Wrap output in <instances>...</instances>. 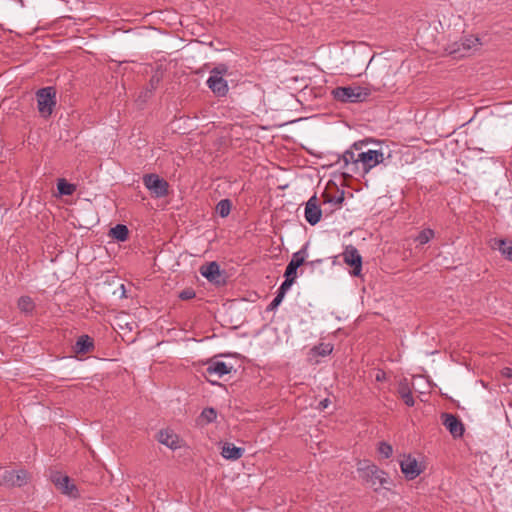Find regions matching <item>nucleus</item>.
<instances>
[{"label": "nucleus", "mask_w": 512, "mask_h": 512, "mask_svg": "<svg viewBox=\"0 0 512 512\" xmlns=\"http://www.w3.org/2000/svg\"><path fill=\"white\" fill-rule=\"evenodd\" d=\"M383 161V154L379 150L362 151L361 146L354 144L346 150L338 160L343 174L347 176L368 173L372 168Z\"/></svg>", "instance_id": "f257e3e1"}, {"label": "nucleus", "mask_w": 512, "mask_h": 512, "mask_svg": "<svg viewBox=\"0 0 512 512\" xmlns=\"http://www.w3.org/2000/svg\"><path fill=\"white\" fill-rule=\"evenodd\" d=\"M357 472L363 482L374 491H378L382 488L384 478L381 476V471L369 460L359 461Z\"/></svg>", "instance_id": "f03ea898"}, {"label": "nucleus", "mask_w": 512, "mask_h": 512, "mask_svg": "<svg viewBox=\"0 0 512 512\" xmlns=\"http://www.w3.org/2000/svg\"><path fill=\"white\" fill-rule=\"evenodd\" d=\"M37 107L44 118L51 116L56 105V92L53 87L41 88L37 91Z\"/></svg>", "instance_id": "7ed1b4c3"}, {"label": "nucleus", "mask_w": 512, "mask_h": 512, "mask_svg": "<svg viewBox=\"0 0 512 512\" xmlns=\"http://www.w3.org/2000/svg\"><path fill=\"white\" fill-rule=\"evenodd\" d=\"M334 98L344 103H357L366 99L368 93L360 86L337 87L332 91Z\"/></svg>", "instance_id": "20e7f679"}, {"label": "nucleus", "mask_w": 512, "mask_h": 512, "mask_svg": "<svg viewBox=\"0 0 512 512\" xmlns=\"http://www.w3.org/2000/svg\"><path fill=\"white\" fill-rule=\"evenodd\" d=\"M233 370L232 365L215 359L207 362V367L203 372V376L212 385H219L216 379L222 378L224 375L229 374Z\"/></svg>", "instance_id": "39448f33"}, {"label": "nucleus", "mask_w": 512, "mask_h": 512, "mask_svg": "<svg viewBox=\"0 0 512 512\" xmlns=\"http://www.w3.org/2000/svg\"><path fill=\"white\" fill-rule=\"evenodd\" d=\"M143 184L155 198H162L168 195V182L157 174L144 175Z\"/></svg>", "instance_id": "423d86ee"}, {"label": "nucleus", "mask_w": 512, "mask_h": 512, "mask_svg": "<svg viewBox=\"0 0 512 512\" xmlns=\"http://www.w3.org/2000/svg\"><path fill=\"white\" fill-rule=\"evenodd\" d=\"M30 480V474L24 470H6L0 478V486L5 488L22 487Z\"/></svg>", "instance_id": "0eeeda50"}, {"label": "nucleus", "mask_w": 512, "mask_h": 512, "mask_svg": "<svg viewBox=\"0 0 512 512\" xmlns=\"http://www.w3.org/2000/svg\"><path fill=\"white\" fill-rule=\"evenodd\" d=\"M51 481L62 494L73 499L80 496L77 486L67 475L62 474L61 472H54L51 475Z\"/></svg>", "instance_id": "6e6552de"}, {"label": "nucleus", "mask_w": 512, "mask_h": 512, "mask_svg": "<svg viewBox=\"0 0 512 512\" xmlns=\"http://www.w3.org/2000/svg\"><path fill=\"white\" fill-rule=\"evenodd\" d=\"M342 256L343 261L353 268L351 274L359 276L362 268V257L358 250L354 246L349 245L343 251Z\"/></svg>", "instance_id": "1a4fd4ad"}, {"label": "nucleus", "mask_w": 512, "mask_h": 512, "mask_svg": "<svg viewBox=\"0 0 512 512\" xmlns=\"http://www.w3.org/2000/svg\"><path fill=\"white\" fill-rule=\"evenodd\" d=\"M308 244H305L299 251L293 253L292 259L288 263L285 270V277L296 279L297 269L303 265L308 257L307 253Z\"/></svg>", "instance_id": "9d476101"}, {"label": "nucleus", "mask_w": 512, "mask_h": 512, "mask_svg": "<svg viewBox=\"0 0 512 512\" xmlns=\"http://www.w3.org/2000/svg\"><path fill=\"white\" fill-rule=\"evenodd\" d=\"M400 468L404 476L409 480L415 479L424 470L416 458L412 457L411 455L403 457V459L400 461Z\"/></svg>", "instance_id": "9b49d317"}, {"label": "nucleus", "mask_w": 512, "mask_h": 512, "mask_svg": "<svg viewBox=\"0 0 512 512\" xmlns=\"http://www.w3.org/2000/svg\"><path fill=\"white\" fill-rule=\"evenodd\" d=\"M480 44L481 43L478 37L474 35H468L462 38L460 43H454L453 47L450 49V53L464 56L471 50L477 49Z\"/></svg>", "instance_id": "f8f14e48"}, {"label": "nucleus", "mask_w": 512, "mask_h": 512, "mask_svg": "<svg viewBox=\"0 0 512 512\" xmlns=\"http://www.w3.org/2000/svg\"><path fill=\"white\" fill-rule=\"evenodd\" d=\"M322 216L321 208L319 207L318 199L316 195L310 197L306 202L304 217L310 225H316Z\"/></svg>", "instance_id": "ddd939ff"}, {"label": "nucleus", "mask_w": 512, "mask_h": 512, "mask_svg": "<svg viewBox=\"0 0 512 512\" xmlns=\"http://www.w3.org/2000/svg\"><path fill=\"white\" fill-rule=\"evenodd\" d=\"M441 418L442 424L454 438H459L463 436L464 426L462 422L458 419V417L450 413H443Z\"/></svg>", "instance_id": "4468645a"}, {"label": "nucleus", "mask_w": 512, "mask_h": 512, "mask_svg": "<svg viewBox=\"0 0 512 512\" xmlns=\"http://www.w3.org/2000/svg\"><path fill=\"white\" fill-rule=\"evenodd\" d=\"M157 438L161 444L167 446L168 448H170L172 450H176L180 447V441H179L178 435L170 429L161 430L158 433Z\"/></svg>", "instance_id": "2eb2a0df"}, {"label": "nucleus", "mask_w": 512, "mask_h": 512, "mask_svg": "<svg viewBox=\"0 0 512 512\" xmlns=\"http://www.w3.org/2000/svg\"><path fill=\"white\" fill-rule=\"evenodd\" d=\"M207 85L217 96H225L228 92V84L224 78L220 76L210 75L207 79Z\"/></svg>", "instance_id": "dca6fc26"}, {"label": "nucleus", "mask_w": 512, "mask_h": 512, "mask_svg": "<svg viewBox=\"0 0 512 512\" xmlns=\"http://www.w3.org/2000/svg\"><path fill=\"white\" fill-rule=\"evenodd\" d=\"M396 392L407 406L412 407L414 405L415 401L412 396L410 384L406 378L399 380Z\"/></svg>", "instance_id": "f3484780"}, {"label": "nucleus", "mask_w": 512, "mask_h": 512, "mask_svg": "<svg viewBox=\"0 0 512 512\" xmlns=\"http://www.w3.org/2000/svg\"><path fill=\"white\" fill-rule=\"evenodd\" d=\"M490 246L498 250L507 260L512 261V241L495 238L490 241Z\"/></svg>", "instance_id": "a211bd4d"}, {"label": "nucleus", "mask_w": 512, "mask_h": 512, "mask_svg": "<svg viewBox=\"0 0 512 512\" xmlns=\"http://www.w3.org/2000/svg\"><path fill=\"white\" fill-rule=\"evenodd\" d=\"M93 347V339L88 335H82L77 339L74 345V351L77 354H85L91 351Z\"/></svg>", "instance_id": "6ab92c4d"}, {"label": "nucleus", "mask_w": 512, "mask_h": 512, "mask_svg": "<svg viewBox=\"0 0 512 512\" xmlns=\"http://www.w3.org/2000/svg\"><path fill=\"white\" fill-rule=\"evenodd\" d=\"M244 449L240 447H236L231 443H225L222 447L221 455L225 459L229 460H237L243 456Z\"/></svg>", "instance_id": "aec40b11"}, {"label": "nucleus", "mask_w": 512, "mask_h": 512, "mask_svg": "<svg viewBox=\"0 0 512 512\" xmlns=\"http://www.w3.org/2000/svg\"><path fill=\"white\" fill-rule=\"evenodd\" d=\"M201 275L206 279L213 281L220 276V267L216 262H210L203 265L200 269Z\"/></svg>", "instance_id": "412c9836"}, {"label": "nucleus", "mask_w": 512, "mask_h": 512, "mask_svg": "<svg viewBox=\"0 0 512 512\" xmlns=\"http://www.w3.org/2000/svg\"><path fill=\"white\" fill-rule=\"evenodd\" d=\"M109 235L118 241L124 242L128 239L129 230L126 225L117 224L110 229Z\"/></svg>", "instance_id": "4be33fe9"}, {"label": "nucleus", "mask_w": 512, "mask_h": 512, "mask_svg": "<svg viewBox=\"0 0 512 512\" xmlns=\"http://www.w3.org/2000/svg\"><path fill=\"white\" fill-rule=\"evenodd\" d=\"M17 305L19 310L26 314L32 313L35 308L34 301L29 296H21L18 300Z\"/></svg>", "instance_id": "5701e85b"}, {"label": "nucleus", "mask_w": 512, "mask_h": 512, "mask_svg": "<svg viewBox=\"0 0 512 512\" xmlns=\"http://www.w3.org/2000/svg\"><path fill=\"white\" fill-rule=\"evenodd\" d=\"M57 189L61 195L70 196L75 192L76 186L68 183L65 179H59L57 182Z\"/></svg>", "instance_id": "b1692460"}, {"label": "nucleus", "mask_w": 512, "mask_h": 512, "mask_svg": "<svg viewBox=\"0 0 512 512\" xmlns=\"http://www.w3.org/2000/svg\"><path fill=\"white\" fill-rule=\"evenodd\" d=\"M231 201L229 199H222L216 205V212L222 218L227 217L231 211Z\"/></svg>", "instance_id": "393cba45"}, {"label": "nucleus", "mask_w": 512, "mask_h": 512, "mask_svg": "<svg viewBox=\"0 0 512 512\" xmlns=\"http://www.w3.org/2000/svg\"><path fill=\"white\" fill-rule=\"evenodd\" d=\"M217 418V412L214 408L208 407L203 409V411L200 414V420L203 424L212 423Z\"/></svg>", "instance_id": "a878e982"}, {"label": "nucleus", "mask_w": 512, "mask_h": 512, "mask_svg": "<svg viewBox=\"0 0 512 512\" xmlns=\"http://www.w3.org/2000/svg\"><path fill=\"white\" fill-rule=\"evenodd\" d=\"M435 233L432 229L426 228L418 233V235L415 237V241L419 245H424L428 243L433 237Z\"/></svg>", "instance_id": "bb28decb"}, {"label": "nucleus", "mask_w": 512, "mask_h": 512, "mask_svg": "<svg viewBox=\"0 0 512 512\" xmlns=\"http://www.w3.org/2000/svg\"><path fill=\"white\" fill-rule=\"evenodd\" d=\"M333 350V347L329 343H321L318 346H315L313 351L320 356H327L329 355Z\"/></svg>", "instance_id": "cd10ccee"}, {"label": "nucleus", "mask_w": 512, "mask_h": 512, "mask_svg": "<svg viewBox=\"0 0 512 512\" xmlns=\"http://www.w3.org/2000/svg\"><path fill=\"white\" fill-rule=\"evenodd\" d=\"M295 279L290 277H285V280L280 285L277 294H281L282 296H285L286 292L290 289L292 284L294 283Z\"/></svg>", "instance_id": "c85d7f7f"}, {"label": "nucleus", "mask_w": 512, "mask_h": 512, "mask_svg": "<svg viewBox=\"0 0 512 512\" xmlns=\"http://www.w3.org/2000/svg\"><path fill=\"white\" fill-rule=\"evenodd\" d=\"M227 73H228V67L225 64H219L211 70L210 75H213L216 77L220 76V78H223V76L226 75Z\"/></svg>", "instance_id": "c756f323"}, {"label": "nucleus", "mask_w": 512, "mask_h": 512, "mask_svg": "<svg viewBox=\"0 0 512 512\" xmlns=\"http://www.w3.org/2000/svg\"><path fill=\"white\" fill-rule=\"evenodd\" d=\"M195 295H196L195 291L192 288H187V289L182 290L179 293V298L181 300H190V299L194 298Z\"/></svg>", "instance_id": "7c9ffc66"}, {"label": "nucleus", "mask_w": 512, "mask_h": 512, "mask_svg": "<svg viewBox=\"0 0 512 512\" xmlns=\"http://www.w3.org/2000/svg\"><path fill=\"white\" fill-rule=\"evenodd\" d=\"M283 298H284V296H282L281 294H277L275 296V298L272 300V302L269 304V309L270 310L276 309L282 302Z\"/></svg>", "instance_id": "2f4dec72"}, {"label": "nucleus", "mask_w": 512, "mask_h": 512, "mask_svg": "<svg viewBox=\"0 0 512 512\" xmlns=\"http://www.w3.org/2000/svg\"><path fill=\"white\" fill-rule=\"evenodd\" d=\"M326 201L329 203H332L334 205L340 206L342 204V202L344 201V197L342 194L339 196L332 197V198L327 197Z\"/></svg>", "instance_id": "473e14b6"}, {"label": "nucleus", "mask_w": 512, "mask_h": 512, "mask_svg": "<svg viewBox=\"0 0 512 512\" xmlns=\"http://www.w3.org/2000/svg\"><path fill=\"white\" fill-rule=\"evenodd\" d=\"M501 375L505 378H512V368L505 367L501 370Z\"/></svg>", "instance_id": "72a5a7b5"}, {"label": "nucleus", "mask_w": 512, "mask_h": 512, "mask_svg": "<svg viewBox=\"0 0 512 512\" xmlns=\"http://www.w3.org/2000/svg\"><path fill=\"white\" fill-rule=\"evenodd\" d=\"M375 379H376V381H381L382 379H384V372H382L381 370H378L376 372Z\"/></svg>", "instance_id": "f704fd0d"}, {"label": "nucleus", "mask_w": 512, "mask_h": 512, "mask_svg": "<svg viewBox=\"0 0 512 512\" xmlns=\"http://www.w3.org/2000/svg\"><path fill=\"white\" fill-rule=\"evenodd\" d=\"M392 446L386 444V452H385V455H386V458H388L391 454H392Z\"/></svg>", "instance_id": "c9c22d12"}, {"label": "nucleus", "mask_w": 512, "mask_h": 512, "mask_svg": "<svg viewBox=\"0 0 512 512\" xmlns=\"http://www.w3.org/2000/svg\"><path fill=\"white\" fill-rule=\"evenodd\" d=\"M378 450L380 453H383L384 452V442H379L378 444Z\"/></svg>", "instance_id": "e433bc0d"}, {"label": "nucleus", "mask_w": 512, "mask_h": 512, "mask_svg": "<svg viewBox=\"0 0 512 512\" xmlns=\"http://www.w3.org/2000/svg\"><path fill=\"white\" fill-rule=\"evenodd\" d=\"M320 262H321V260L311 261V262H307V265L313 266L314 264H317Z\"/></svg>", "instance_id": "4c0bfd02"}, {"label": "nucleus", "mask_w": 512, "mask_h": 512, "mask_svg": "<svg viewBox=\"0 0 512 512\" xmlns=\"http://www.w3.org/2000/svg\"><path fill=\"white\" fill-rule=\"evenodd\" d=\"M327 402H328V400H327V399H325L324 401H322V402H321V404H322L324 407H327Z\"/></svg>", "instance_id": "58836bf2"}]
</instances>
